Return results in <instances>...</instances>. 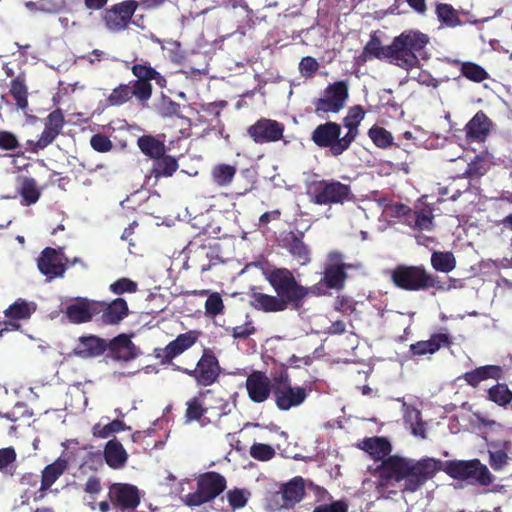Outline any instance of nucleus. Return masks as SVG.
<instances>
[{
    "mask_svg": "<svg viewBox=\"0 0 512 512\" xmlns=\"http://www.w3.org/2000/svg\"><path fill=\"white\" fill-rule=\"evenodd\" d=\"M472 467V459L443 462L428 456L416 460L394 455L383 462L379 473L384 484L390 480L403 482V492L415 493L440 471L455 480H468L469 469Z\"/></svg>",
    "mask_w": 512,
    "mask_h": 512,
    "instance_id": "nucleus-1",
    "label": "nucleus"
},
{
    "mask_svg": "<svg viewBox=\"0 0 512 512\" xmlns=\"http://www.w3.org/2000/svg\"><path fill=\"white\" fill-rule=\"evenodd\" d=\"M125 67L131 71L135 79L129 83H121L112 89L107 97V102L111 106H122L133 98L145 106L153 94L152 81L161 89L167 87L166 77L143 58H135L131 62H126Z\"/></svg>",
    "mask_w": 512,
    "mask_h": 512,
    "instance_id": "nucleus-2",
    "label": "nucleus"
},
{
    "mask_svg": "<svg viewBox=\"0 0 512 512\" xmlns=\"http://www.w3.org/2000/svg\"><path fill=\"white\" fill-rule=\"evenodd\" d=\"M265 276L285 310L298 311L303 308L310 290L295 278L291 270L273 268Z\"/></svg>",
    "mask_w": 512,
    "mask_h": 512,
    "instance_id": "nucleus-3",
    "label": "nucleus"
},
{
    "mask_svg": "<svg viewBox=\"0 0 512 512\" xmlns=\"http://www.w3.org/2000/svg\"><path fill=\"white\" fill-rule=\"evenodd\" d=\"M429 41V36L419 30L403 31L391 43V64L406 71L419 68V56L422 55Z\"/></svg>",
    "mask_w": 512,
    "mask_h": 512,
    "instance_id": "nucleus-4",
    "label": "nucleus"
},
{
    "mask_svg": "<svg viewBox=\"0 0 512 512\" xmlns=\"http://www.w3.org/2000/svg\"><path fill=\"white\" fill-rule=\"evenodd\" d=\"M390 279L395 287L409 292L446 289L440 278L429 272L422 264H399L391 270Z\"/></svg>",
    "mask_w": 512,
    "mask_h": 512,
    "instance_id": "nucleus-5",
    "label": "nucleus"
},
{
    "mask_svg": "<svg viewBox=\"0 0 512 512\" xmlns=\"http://www.w3.org/2000/svg\"><path fill=\"white\" fill-rule=\"evenodd\" d=\"M309 195L316 205H343L355 199L351 186L335 179L314 182Z\"/></svg>",
    "mask_w": 512,
    "mask_h": 512,
    "instance_id": "nucleus-6",
    "label": "nucleus"
},
{
    "mask_svg": "<svg viewBox=\"0 0 512 512\" xmlns=\"http://www.w3.org/2000/svg\"><path fill=\"white\" fill-rule=\"evenodd\" d=\"M197 488L194 492L184 497L187 506L194 507L208 503L218 497L227 487V481L223 475L215 471L200 474L195 479Z\"/></svg>",
    "mask_w": 512,
    "mask_h": 512,
    "instance_id": "nucleus-7",
    "label": "nucleus"
},
{
    "mask_svg": "<svg viewBox=\"0 0 512 512\" xmlns=\"http://www.w3.org/2000/svg\"><path fill=\"white\" fill-rule=\"evenodd\" d=\"M308 394L302 386H292L287 368H282L274 375V401L281 411L298 407L306 400Z\"/></svg>",
    "mask_w": 512,
    "mask_h": 512,
    "instance_id": "nucleus-8",
    "label": "nucleus"
},
{
    "mask_svg": "<svg viewBox=\"0 0 512 512\" xmlns=\"http://www.w3.org/2000/svg\"><path fill=\"white\" fill-rule=\"evenodd\" d=\"M342 126L334 121L319 124L311 134V140L319 148H329L330 153L338 157L350 148L345 136L341 137Z\"/></svg>",
    "mask_w": 512,
    "mask_h": 512,
    "instance_id": "nucleus-9",
    "label": "nucleus"
},
{
    "mask_svg": "<svg viewBox=\"0 0 512 512\" xmlns=\"http://www.w3.org/2000/svg\"><path fill=\"white\" fill-rule=\"evenodd\" d=\"M361 268L360 263H346L344 256L339 251H331L327 255L321 283L328 289L340 291L344 288L348 278L347 271Z\"/></svg>",
    "mask_w": 512,
    "mask_h": 512,
    "instance_id": "nucleus-10",
    "label": "nucleus"
},
{
    "mask_svg": "<svg viewBox=\"0 0 512 512\" xmlns=\"http://www.w3.org/2000/svg\"><path fill=\"white\" fill-rule=\"evenodd\" d=\"M306 494L302 477L296 476L280 486L279 491L267 498V506L272 511L291 509L301 502Z\"/></svg>",
    "mask_w": 512,
    "mask_h": 512,
    "instance_id": "nucleus-11",
    "label": "nucleus"
},
{
    "mask_svg": "<svg viewBox=\"0 0 512 512\" xmlns=\"http://www.w3.org/2000/svg\"><path fill=\"white\" fill-rule=\"evenodd\" d=\"M174 370L192 377L199 386H211L217 382L221 367L215 354L210 349H204L194 369L176 366Z\"/></svg>",
    "mask_w": 512,
    "mask_h": 512,
    "instance_id": "nucleus-12",
    "label": "nucleus"
},
{
    "mask_svg": "<svg viewBox=\"0 0 512 512\" xmlns=\"http://www.w3.org/2000/svg\"><path fill=\"white\" fill-rule=\"evenodd\" d=\"M348 97L347 82L344 80L333 82L325 88L323 96L314 101L315 113L318 116L338 113L344 108Z\"/></svg>",
    "mask_w": 512,
    "mask_h": 512,
    "instance_id": "nucleus-13",
    "label": "nucleus"
},
{
    "mask_svg": "<svg viewBox=\"0 0 512 512\" xmlns=\"http://www.w3.org/2000/svg\"><path fill=\"white\" fill-rule=\"evenodd\" d=\"M65 125V116L62 109L57 108L50 112L44 120V129L38 140H28L27 146L31 153H38L49 145L62 133Z\"/></svg>",
    "mask_w": 512,
    "mask_h": 512,
    "instance_id": "nucleus-14",
    "label": "nucleus"
},
{
    "mask_svg": "<svg viewBox=\"0 0 512 512\" xmlns=\"http://www.w3.org/2000/svg\"><path fill=\"white\" fill-rule=\"evenodd\" d=\"M112 507L121 512H134L141 502L140 490L129 483H112L108 489Z\"/></svg>",
    "mask_w": 512,
    "mask_h": 512,
    "instance_id": "nucleus-15",
    "label": "nucleus"
},
{
    "mask_svg": "<svg viewBox=\"0 0 512 512\" xmlns=\"http://www.w3.org/2000/svg\"><path fill=\"white\" fill-rule=\"evenodd\" d=\"M199 336L200 332L197 330H189L179 334L164 348H155L153 356L159 360L161 365H171L176 357L190 349L198 341Z\"/></svg>",
    "mask_w": 512,
    "mask_h": 512,
    "instance_id": "nucleus-16",
    "label": "nucleus"
},
{
    "mask_svg": "<svg viewBox=\"0 0 512 512\" xmlns=\"http://www.w3.org/2000/svg\"><path fill=\"white\" fill-rule=\"evenodd\" d=\"M136 0H125L112 5L103 12V21L106 28L111 32H120L125 30L138 9Z\"/></svg>",
    "mask_w": 512,
    "mask_h": 512,
    "instance_id": "nucleus-17",
    "label": "nucleus"
},
{
    "mask_svg": "<svg viewBox=\"0 0 512 512\" xmlns=\"http://www.w3.org/2000/svg\"><path fill=\"white\" fill-rule=\"evenodd\" d=\"M247 135L254 143L263 145L283 139L285 125L270 118H260L247 128Z\"/></svg>",
    "mask_w": 512,
    "mask_h": 512,
    "instance_id": "nucleus-18",
    "label": "nucleus"
},
{
    "mask_svg": "<svg viewBox=\"0 0 512 512\" xmlns=\"http://www.w3.org/2000/svg\"><path fill=\"white\" fill-rule=\"evenodd\" d=\"M356 447L368 453L373 460L381 461L380 465L376 468V474L378 476L377 488H387L391 484L398 483L396 480H390L385 484L381 481L379 468L384 461L393 456L390 455L392 451L391 443L386 438L378 436L364 438L357 442Z\"/></svg>",
    "mask_w": 512,
    "mask_h": 512,
    "instance_id": "nucleus-19",
    "label": "nucleus"
},
{
    "mask_svg": "<svg viewBox=\"0 0 512 512\" xmlns=\"http://www.w3.org/2000/svg\"><path fill=\"white\" fill-rule=\"evenodd\" d=\"M64 260H67V258L62 252L52 247H46L37 259V267L48 280L61 278L67 270Z\"/></svg>",
    "mask_w": 512,
    "mask_h": 512,
    "instance_id": "nucleus-20",
    "label": "nucleus"
},
{
    "mask_svg": "<svg viewBox=\"0 0 512 512\" xmlns=\"http://www.w3.org/2000/svg\"><path fill=\"white\" fill-rule=\"evenodd\" d=\"M248 397L254 403H263L274 393V376L269 378L265 372L253 370L246 378Z\"/></svg>",
    "mask_w": 512,
    "mask_h": 512,
    "instance_id": "nucleus-21",
    "label": "nucleus"
},
{
    "mask_svg": "<svg viewBox=\"0 0 512 512\" xmlns=\"http://www.w3.org/2000/svg\"><path fill=\"white\" fill-rule=\"evenodd\" d=\"M97 307V300L77 297L66 305L63 313L70 323L78 325L96 320Z\"/></svg>",
    "mask_w": 512,
    "mask_h": 512,
    "instance_id": "nucleus-22",
    "label": "nucleus"
},
{
    "mask_svg": "<svg viewBox=\"0 0 512 512\" xmlns=\"http://www.w3.org/2000/svg\"><path fill=\"white\" fill-rule=\"evenodd\" d=\"M97 318L103 325H117L129 314L128 304L123 298H116L107 303L97 301Z\"/></svg>",
    "mask_w": 512,
    "mask_h": 512,
    "instance_id": "nucleus-23",
    "label": "nucleus"
},
{
    "mask_svg": "<svg viewBox=\"0 0 512 512\" xmlns=\"http://www.w3.org/2000/svg\"><path fill=\"white\" fill-rule=\"evenodd\" d=\"M493 123L482 110L478 111L465 125L466 140L469 143H483L488 138Z\"/></svg>",
    "mask_w": 512,
    "mask_h": 512,
    "instance_id": "nucleus-24",
    "label": "nucleus"
},
{
    "mask_svg": "<svg viewBox=\"0 0 512 512\" xmlns=\"http://www.w3.org/2000/svg\"><path fill=\"white\" fill-rule=\"evenodd\" d=\"M452 344L451 337L446 333H434L428 340L417 341L409 346L411 358L425 355H433L442 347H449Z\"/></svg>",
    "mask_w": 512,
    "mask_h": 512,
    "instance_id": "nucleus-25",
    "label": "nucleus"
},
{
    "mask_svg": "<svg viewBox=\"0 0 512 512\" xmlns=\"http://www.w3.org/2000/svg\"><path fill=\"white\" fill-rule=\"evenodd\" d=\"M107 343L96 335H84L78 338L71 355L82 358H94L102 355L107 350Z\"/></svg>",
    "mask_w": 512,
    "mask_h": 512,
    "instance_id": "nucleus-26",
    "label": "nucleus"
},
{
    "mask_svg": "<svg viewBox=\"0 0 512 512\" xmlns=\"http://www.w3.org/2000/svg\"><path fill=\"white\" fill-rule=\"evenodd\" d=\"M103 457L110 468L119 470L126 466L129 455L121 442L113 438L105 444Z\"/></svg>",
    "mask_w": 512,
    "mask_h": 512,
    "instance_id": "nucleus-27",
    "label": "nucleus"
},
{
    "mask_svg": "<svg viewBox=\"0 0 512 512\" xmlns=\"http://www.w3.org/2000/svg\"><path fill=\"white\" fill-rule=\"evenodd\" d=\"M390 49L391 44L386 46L382 45L381 39L377 35V32H373L370 34V39L362 50L360 59L364 62L377 59L380 61H387L391 64Z\"/></svg>",
    "mask_w": 512,
    "mask_h": 512,
    "instance_id": "nucleus-28",
    "label": "nucleus"
},
{
    "mask_svg": "<svg viewBox=\"0 0 512 512\" xmlns=\"http://www.w3.org/2000/svg\"><path fill=\"white\" fill-rule=\"evenodd\" d=\"M503 370L498 365H485L477 367L474 370L468 371L463 374L462 378L465 382L473 388L488 379L499 380L502 377Z\"/></svg>",
    "mask_w": 512,
    "mask_h": 512,
    "instance_id": "nucleus-29",
    "label": "nucleus"
},
{
    "mask_svg": "<svg viewBox=\"0 0 512 512\" xmlns=\"http://www.w3.org/2000/svg\"><path fill=\"white\" fill-rule=\"evenodd\" d=\"M109 349L116 358L123 361H130L138 357L139 349L126 334H120L109 344Z\"/></svg>",
    "mask_w": 512,
    "mask_h": 512,
    "instance_id": "nucleus-30",
    "label": "nucleus"
},
{
    "mask_svg": "<svg viewBox=\"0 0 512 512\" xmlns=\"http://www.w3.org/2000/svg\"><path fill=\"white\" fill-rule=\"evenodd\" d=\"M250 305L256 310L266 313L285 311L277 295H269L254 289L250 293Z\"/></svg>",
    "mask_w": 512,
    "mask_h": 512,
    "instance_id": "nucleus-31",
    "label": "nucleus"
},
{
    "mask_svg": "<svg viewBox=\"0 0 512 512\" xmlns=\"http://www.w3.org/2000/svg\"><path fill=\"white\" fill-rule=\"evenodd\" d=\"M365 117V110L361 105H355L348 110L347 115L343 118V126L347 129L345 138L350 146L356 140L359 134V125Z\"/></svg>",
    "mask_w": 512,
    "mask_h": 512,
    "instance_id": "nucleus-32",
    "label": "nucleus"
},
{
    "mask_svg": "<svg viewBox=\"0 0 512 512\" xmlns=\"http://www.w3.org/2000/svg\"><path fill=\"white\" fill-rule=\"evenodd\" d=\"M302 236V233H300V235L290 233L289 236L284 240V247L301 265H306L310 262L311 257L310 250L308 246L303 242Z\"/></svg>",
    "mask_w": 512,
    "mask_h": 512,
    "instance_id": "nucleus-33",
    "label": "nucleus"
},
{
    "mask_svg": "<svg viewBox=\"0 0 512 512\" xmlns=\"http://www.w3.org/2000/svg\"><path fill=\"white\" fill-rule=\"evenodd\" d=\"M178 168L179 164L177 159L165 152L163 156L153 160L151 176L156 180L160 178H168L173 176Z\"/></svg>",
    "mask_w": 512,
    "mask_h": 512,
    "instance_id": "nucleus-34",
    "label": "nucleus"
},
{
    "mask_svg": "<svg viewBox=\"0 0 512 512\" xmlns=\"http://www.w3.org/2000/svg\"><path fill=\"white\" fill-rule=\"evenodd\" d=\"M139 150L150 159L154 160L163 156L166 152L164 141L153 135H142L137 139Z\"/></svg>",
    "mask_w": 512,
    "mask_h": 512,
    "instance_id": "nucleus-35",
    "label": "nucleus"
},
{
    "mask_svg": "<svg viewBox=\"0 0 512 512\" xmlns=\"http://www.w3.org/2000/svg\"><path fill=\"white\" fill-rule=\"evenodd\" d=\"M237 173L235 165L218 163L211 168L210 176L212 182L218 187H228L234 180Z\"/></svg>",
    "mask_w": 512,
    "mask_h": 512,
    "instance_id": "nucleus-36",
    "label": "nucleus"
},
{
    "mask_svg": "<svg viewBox=\"0 0 512 512\" xmlns=\"http://www.w3.org/2000/svg\"><path fill=\"white\" fill-rule=\"evenodd\" d=\"M486 399L497 406L507 409L512 404V390L506 383L497 382L486 391Z\"/></svg>",
    "mask_w": 512,
    "mask_h": 512,
    "instance_id": "nucleus-37",
    "label": "nucleus"
},
{
    "mask_svg": "<svg viewBox=\"0 0 512 512\" xmlns=\"http://www.w3.org/2000/svg\"><path fill=\"white\" fill-rule=\"evenodd\" d=\"M68 468V461L64 458H57L53 463L44 467L41 473L43 489L52 485L64 474Z\"/></svg>",
    "mask_w": 512,
    "mask_h": 512,
    "instance_id": "nucleus-38",
    "label": "nucleus"
},
{
    "mask_svg": "<svg viewBox=\"0 0 512 512\" xmlns=\"http://www.w3.org/2000/svg\"><path fill=\"white\" fill-rule=\"evenodd\" d=\"M206 394V392H199L198 396H195L187 401L185 418L187 422L198 421L202 425H205L209 422V420L205 421V414L208 411V408L203 406L202 397Z\"/></svg>",
    "mask_w": 512,
    "mask_h": 512,
    "instance_id": "nucleus-39",
    "label": "nucleus"
},
{
    "mask_svg": "<svg viewBox=\"0 0 512 512\" xmlns=\"http://www.w3.org/2000/svg\"><path fill=\"white\" fill-rule=\"evenodd\" d=\"M435 14L441 25L445 27L455 28L461 25L458 12L451 4L436 2Z\"/></svg>",
    "mask_w": 512,
    "mask_h": 512,
    "instance_id": "nucleus-40",
    "label": "nucleus"
},
{
    "mask_svg": "<svg viewBox=\"0 0 512 512\" xmlns=\"http://www.w3.org/2000/svg\"><path fill=\"white\" fill-rule=\"evenodd\" d=\"M472 464L473 467L469 469L467 481L471 484L480 486L490 485L493 482L494 477L487 466L482 464L477 458L472 459Z\"/></svg>",
    "mask_w": 512,
    "mask_h": 512,
    "instance_id": "nucleus-41",
    "label": "nucleus"
},
{
    "mask_svg": "<svg viewBox=\"0 0 512 512\" xmlns=\"http://www.w3.org/2000/svg\"><path fill=\"white\" fill-rule=\"evenodd\" d=\"M490 169V162L486 155L478 154L467 164L463 177L476 180L483 177Z\"/></svg>",
    "mask_w": 512,
    "mask_h": 512,
    "instance_id": "nucleus-42",
    "label": "nucleus"
},
{
    "mask_svg": "<svg viewBox=\"0 0 512 512\" xmlns=\"http://www.w3.org/2000/svg\"><path fill=\"white\" fill-rule=\"evenodd\" d=\"M430 261L432 268L442 273H449L456 267V258L451 251H434Z\"/></svg>",
    "mask_w": 512,
    "mask_h": 512,
    "instance_id": "nucleus-43",
    "label": "nucleus"
},
{
    "mask_svg": "<svg viewBox=\"0 0 512 512\" xmlns=\"http://www.w3.org/2000/svg\"><path fill=\"white\" fill-rule=\"evenodd\" d=\"M9 94L19 109L26 110L28 108V89L23 78L18 76L11 81Z\"/></svg>",
    "mask_w": 512,
    "mask_h": 512,
    "instance_id": "nucleus-44",
    "label": "nucleus"
},
{
    "mask_svg": "<svg viewBox=\"0 0 512 512\" xmlns=\"http://www.w3.org/2000/svg\"><path fill=\"white\" fill-rule=\"evenodd\" d=\"M34 310L35 307L33 305H30L26 300L19 298L4 311V314L7 318L20 321L29 319Z\"/></svg>",
    "mask_w": 512,
    "mask_h": 512,
    "instance_id": "nucleus-45",
    "label": "nucleus"
},
{
    "mask_svg": "<svg viewBox=\"0 0 512 512\" xmlns=\"http://www.w3.org/2000/svg\"><path fill=\"white\" fill-rule=\"evenodd\" d=\"M126 430H131V427L127 426L124 423V421L119 420V419H115L106 425H101L100 423H96L92 427L93 436L102 438V439H106L114 433H118V432L126 431Z\"/></svg>",
    "mask_w": 512,
    "mask_h": 512,
    "instance_id": "nucleus-46",
    "label": "nucleus"
},
{
    "mask_svg": "<svg viewBox=\"0 0 512 512\" xmlns=\"http://www.w3.org/2000/svg\"><path fill=\"white\" fill-rule=\"evenodd\" d=\"M460 72L466 79L475 83H481L489 78L488 72L482 66L470 61L461 63Z\"/></svg>",
    "mask_w": 512,
    "mask_h": 512,
    "instance_id": "nucleus-47",
    "label": "nucleus"
},
{
    "mask_svg": "<svg viewBox=\"0 0 512 512\" xmlns=\"http://www.w3.org/2000/svg\"><path fill=\"white\" fill-rule=\"evenodd\" d=\"M368 136L378 148L386 149L394 145L391 132L384 127L373 125L368 130Z\"/></svg>",
    "mask_w": 512,
    "mask_h": 512,
    "instance_id": "nucleus-48",
    "label": "nucleus"
},
{
    "mask_svg": "<svg viewBox=\"0 0 512 512\" xmlns=\"http://www.w3.org/2000/svg\"><path fill=\"white\" fill-rule=\"evenodd\" d=\"M19 194L22 197V203L27 206L36 203L41 195L34 178H25L23 180Z\"/></svg>",
    "mask_w": 512,
    "mask_h": 512,
    "instance_id": "nucleus-49",
    "label": "nucleus"
},
{
    "mask_svg": "<svg viewBox=\"0 0 512 512\" xmlns=\"http://www.w3.org/2000/svg\"><path fill=\"white\" fill-rule=\"evenodd\" d=\"M434 215L430 208H424L416 210V216L414 220V230L417 231H431L434 227Z\"/></svg>",
    "mask_w": 512,
    "mask_h": 512,
    "instance_id": "nucleus-50",
    "label": "nucleus"
},
{
    "mask_svg": "<svg viewBox=\"0 0 512 512\" xmlns=\"http://www.w3.org/2000/svg\"><path fill=\"white\" fill-rule=\"evenodd\" d=\"M276 452L272 446L263 443H254L250 447V456L258 461H269L274 458Z\"/></svg>",
    "mask_w": 512,
    "mask_h": 512,
    "instance_id": "nucleus-51",
    "label": "nucleus"
},
{
    "mask_svg": "<svg viewBox=\"0 0 512 512\" xmlns=\"http://www.w3.org/2000/svg\"><path fill=\"white\" fill-rule=\"evenodd\" d=\"M109 290L116 295H121L124 293H135L138 290V285L135 281L123 277L113 282L109 286Z\"/></svg>",
    "mask_w": 512,
    "mask_h": 512,
    "instance_id": "nucleus-52",
    "label": "nucleus"
},
{
    "mask_svg": "<svg viewBox=\"0 0 512 512\" xmlns=\"http://www.w3.org/2000/svg\"><path fill=\"white\" fill-rule=\"evenodd\" d=\"M224 304L222 297L219 293L214 292L211 293L205 302V311L206 314L210 316H216L223 312Z\"/></svg>",
    "mask_w": 512,
    "mask_h": 512,
    "instance_id": "nucleus-53",
    "label": "nucleus"
},
{
    "mask_svg": "<svg viewBox=\"0 0 512 512\" xmlns=\"http://www.w3.org/2000/svg\"><path fill=\"white\" fill-rule=\"evenodd\" d=\"M509 457L505 450L489 451V465L495 471H499L508 464Z\"/></svg>",
    "mask_w": 512,
    "mask_h": 512,
    "instance_id": "nucleus-54",
    "label": "nucleus"
},
{
    "mask_svg": "<svg viewBox=\"0 0 512 512\" xmlns=\"http://www.w3.org/2000/svg\"><path fill=\"white\" fill-rule=\"evenodd\" d=\"M91 147L100 153L109 152L113 148L112 141L104 134H94L90 139Z\"/></svg>",
    "mask_w": 512,
    "mask_h": 512,
    "instance_id": "nucleus-55",
    "label": "nucleus"
},
{
    "mask_svg": "<svg viewBox=\"0 0 512 512\" xmlns=\"http://www.w3.org/2000/svg\"><path fill=\"white\" fill-rule=\"evenodd\" d=\"M159 111L163 117L178 116L181 112V106L171 98L163 97Z\"/></svg>",
    "mask_w": 512,
    "mask_h": 512,
    "instance_id": "nucleus-56",
    "label": "nucleus"
},
{
    "mask_svg": "<svg viewBox=\"0 0 512 512\" xmlns=\"http://www.w3.org/2000/svg\"><path fill=\"white\" fill-rule=\"evenodd\" d=\"M66 8V0H40L39 11L57 14Z\"/></svg>",
    "mask_w": 512,
    "mask_h": 512,
    "instance_id": "nucleus-57",
    "label": "nucleus"
},
{
    "mask_svg": "<svg viewBox=\"0 0 512 512\" xmlns=\"http://www.w3.org/2000/svg\"><path fill=\"white\" fill-rule=\"evenodd\" d=\"M17 453L14 447L9 446L0 449V472H4L16 461Z\"/></svg>",
    "mask_w": 512,
    "mask_h": 512,
    "instance_id": "nucleus-58",
    "label": "nucleus"
},
{
    "mask_svg": "<svg viewBox=\"0 0 512 512\" xmlns=\"http://www.w3.org/2000/svg\"><path fill=\"white\" fill-rule=\"evenodd\" d=\"M312 512H348V505L343 500L317 505Z\"/></svg>",
    "mask_w": 512,
    "mask_h": 512,
    "instance_id": "nucleus-59",
    "label": "nucleus"
},
{
    "mask_svg": "<svg viewBox=\"0 0 512 512\" xmlns=\"http://www.w3.org/2000/svg\"><path fill=\"white\" fill-rule=\"evenodd\" d=\"M229 505L232 509H241L247 503V497L241 489H233L227 494Z\"/></svg>",
    "mask_w": 512,
    "mask_h": 512,
    "instance_id": "nucleus-60",
    "label": "nucleus"
},
{
    "mask_svg": "<svg viewBox=\"0 0 512 512\" xmlns=\"http://www.w3.org/2000/svg\"><path fill=\"white\" fill-rule=\"evenodd\" d=\"M319 68V64L315 58L311 56L303 57L299 64L300 72L303 76H312Z\"/></svg>",
    "mask_w": 512,
    "mask_h": 512,
    "instance_id": "nucleus-61",
    "label": "nucleus"
},
{
    "mask_svg": "<svg viewBox=\"0 0 512 512\" xmlns=\"http://www.w3.org/2000/svg\"><path fill=\"white\" fill-rule=\"evenodd\" d=\"M19 147L17 137L9 131H0V149L15 150Z\"/></svg>",
    "mask_w": 512,
    "mask_h": 512,
    "instance_id": "nucleus-62",
    "label": "nucleus"
},
{
    "mask_svg": "<svg viewBox=\"0 0 512 512\" xmlns=\"http://www.w3.org/2000/svg\"><path fill=\"white\" fill-rule=\"evenodd\" d=\"M256 332V328L252 322H246L243 325L235 326L231 328V335L235 339H247L249 336Z\"/></svg>",
    "mask_w": 512,
    "mask_h": 512,
    "instance_id": "nucleus-63",
    "label": "nucleus"
},
{
    "mask_svg": "<svg viewBox=\"0 0 512 512\" xmlns=\"http://www.w3.org/2000/svg\"><path fill=\"white\" fill-rule=\"evenodd\" d=\"M334 308L343 314H350L355 310V305L352 298L347 296H337Z\"/></svg>",
    "mask_w": 512,
    "mask_h": 512,
    "instance_id": "nucleus-64",
    "label": "nucleus"
}]
</instances>
